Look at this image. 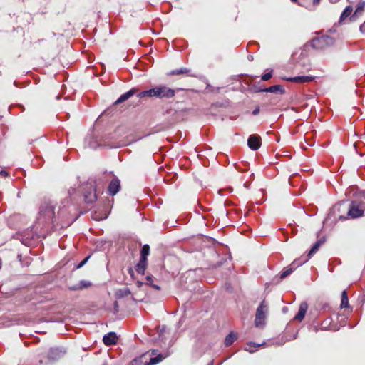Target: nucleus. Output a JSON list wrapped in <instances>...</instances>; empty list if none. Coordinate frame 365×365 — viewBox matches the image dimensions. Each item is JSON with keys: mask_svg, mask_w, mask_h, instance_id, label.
Returning a JSON list of instances; mask_svg holds the SVG:
<instances>
[{"mask_svg": "<svg viewBox=\"0 0 365 365\" xmlns=\"http://www.w3.org/2000/svg\"><path fill=\"white\" fill-rule=\"evenodd\" d=\"M310 46L315 50H324L335 43V39L329 35L314 37L310 41Z\"/></svg>", "mask_w": 365, "mask_h": 365, "instance_id": "1", "label": "nucleus"}, {"mask_svg": "<svg viewBox=\"0 0 365 365\" xmlns=\"http://www.w3.org/2000/svg\"><path fill=\"white\" fill-rule=\"evenodd\" d=\"M364 212V209L363 207H361V204L356 201H353L349 206L347 216L344 217V216L340 215L339 217V220H346L349 218L354 219V218L363 216Z\"/></svg>", "mask_w": 365, "mask_h": 365, "instance_id": "2", "label": "nucleus"}, {"mask_svg": "<svg viewBox=\"0 0 365 365\" xmlns=\"http://www.w3.org/2000/svg\"><path fill=\"white\" fill-rule=\"evenodd\" d=\"M268 311V304L266 301L264 299L257 307L255 319V324L256 327H259L263 326L265 322L266 314Z\"/></svg>", "mask_w": 365, "mask_h": 365, "instance_id": "3", "label": "nucleus"}, {"mask_svg": "<svg viewBox=\"0 0 365 365\" xmlns=\"http://www.w3.org/2000/svg\"><path fill=\"white\" fill-rule=\"evenodd\" d=\"M113 178L109 182L107 187V194L110 196L115 195L121 188V184L120 179L115 175L113 172L108 173Z\"/></svg>", "mask_w": 365, "mask_h": 365, "instance_id": "4", "label": "nucleus"}, {"mask_svg": "<svg viewBox=\"0 0 365 365\" xmlns=\"http://www.w3.org/2000/svg\"><path fill=\"white\" fill-rule=\"evenodd\" d=\"M155 97L159 98H170L175 96V91L165 86H160L155 87Z\"/></svg>", "mask_w": 365, "mask_h": 365, "instance_id": "5", "label": "nucleus"}, {"mask_svg": "<svg viewBox=\"0 0 365 365\" xmlns=\"http://www.w3.org/2000/svg\"><path fill=\"white\" fill-rule=\"evenodd\" d=\"M158 352L157 349H152L145 353L148 354V365H156L165 359V355L158 354Z\"/></svg>", "mask_w": 365, "mask_h": 365, "instance_id": "6", "label": "nucleus"}, {"mask_svg": "<svg viewBox=\"0 0 365 365\" xmlns=\"http://www.w3.org/2000/svg\"><path fill=\"white\" fill-rule=\"evenodd\" d=\"M306 262H307V259H302V258L295 259L288 267H287L285 269V270H284L281 273L280 278L281 279L286 278L289 274H291L294 272V270H295L298 267L302 265Z\"/></svg>", "mask_w": 365, "mask_h": 365, "instance_id": "7", "label": "nucleus"}, {"mask_svg": "<svg viewBox=\"0 0 365 365\" xmlns=\"http://www.w3.org/2000/svg\"><path fill=\"white\" fill-rule=\"evenodd\" d=\"M284 79L292 83H304L313 81L315 79V77L312 76H299L295 77L284 78Z\"/></svg>", "mask_w": 365, "mask_h": 365, "instance_id": "8", "label": "nucleus"}, {"mask_svg": "<svg viewBox=\"0 0 365 365\" xmlns=\"http://www.w3.org/2000/svg\"><path fill=\"white\" fill-rule=\"evenodd\" d=\"M247 145L252 150H258L261 146V138L257 135H251L247 140Z\"/></svg>", "mask_w": 365, "mask_h": 365, "instance_id": "9", "label": "nucleus"}, {"mask_svg": "<svg viewBox=\"0 0 365 365\" xmlns=\"http://www.w3.org/2000/svg\"><path fill=\"white\" fill-rule=\"evenodd\" d=\"M40 214L45 218L53 220L55 217L54 207L51 205L43 206L40 210Z\"/></svg>", "mask_w": 365, "mask_h": 365, "instance_id": "10", "label": "nucleus"}, {"mask_svg": "<svg viewBox=\"0 0 365 365\" xmlns=\"http://www.w3.org/2000/svg\"><path fill=\"white\" fill-rule=\"evenodd\" d=\"M180 74H184V75H186L187 76H190V77H195V78L197 77V75L196 73H193L191 69H189L187 68H181L179 69H175V70H173V71H170L169 73H168V75H169V76H177V75H180Z\"/></svg>", "mask_w": 365, "mask_h": 365, "instance_id": "11", "label": "nucleus"}, {"mask_svg": "<svg viewBox=\"0 0 365 365\" xmlns=\"http://www.w3.org/2000/svg\"><path fill=\"white\" fill-rule=\"evenodd\" d=\"M103 341L106 346L114 345L118 341V336L115 332H109L104 335Z\"/></svg>", "mask_w": 365, "mask_h": 365, "instance_id": "12", "label": "nucleus"}, {"mask_svg": "<svg viewBox=\"0 0 365 365\" xmlns=\"http://www.w3.org/2000/svg\"><path fill=\"white\" fill-rule=\"evenodd\" d=\"M257 91L267 92V93L269 92V93H274L279 92L280 94H284L285 93L284 88H283V86H282L280 85H274V86H269L268 88H259L257 90Z\"/></svg>", "mask_w": 365, "mask_h": 365, "instance_id": "13", "label": "nucleus"}, {"mask_svg": "<svg viewBox=\"0 0 365 365\" xmlns=\"http://www.w3.org/2000/svg\"><path fill=\"white\" fill-rule=\"evenodd\" d=\"M138 89L135 88H133L128 91L122 94L115 102V105L120 104L125 101H127L128 98H130L131 96H133L134 94H135L138 92Z\"/></svg>", "mask_w": 365, "mask_h": 365, "instance_id": "14", "label": "nucleus"}, {"mask_svg": "<svg viewBox=\"0 0 365 365\" xmlns=\"http://www.w3.org/2000/svg\"><path fill=\"white\" fill-rule=\"evenodd\" d=\"M308 309V304L307 302H302L299 307V311L294 317V319L299 322L302 321L305 317L306 312Z\"/></svg>", "mask_w": 365, "mask_h": 365, "instance_id": "15", "label": "nucleus"}, {"mask_svg": "<svg viewBox=\"0 0 365 365\" xmlns=\"http://www.w3.org/2000/svg\"><path fill=\"white\" fill-rule=\"evenodd\" d=\"M130 365H148V354H143L138 358L134 359Z\"/></svg>", "mask_w": 365, "mask_h": 365, "instance_id": "16", "label": "nucleus"}, {"mask_svg": "<svg viewBox=\"0 0 365 365\" xmlns=\"http://www.w3.org/2000/svg\"><path fill=\"white\" fill-rule=\"evenodd\" d=\"M324 239H320L319 240H317L314 244V245L312 246V247L311 248V250H309V252H308L307 254V257H305L304 259H307V261H308V259L315 253L317 252V250H319V247L324 243Z\"/></svg>", "mask_w": 365, "mask_h": 365, "instance_id": "17", "label": "nucleus"}, {"mask_svg": "<svg viewBox=\"0 0 365 365\" xmlns=\"http://www.w3.org/2000/svg\"><path fill=\"white\" fill-rule=\"evenodd\" d=\"M148 264V260H143L140 259L139 262L135 266V271L138 274H144Z\"/></svg>", "mask_w": 365, "mask_h": 365, "instance_id": "18", "label": "nucleus"}, {"mask_svg": "<svg viewBox=\"0 0 365 365\" xmlns=\"http://www.w3.org/2000/svg\"><path fill=\"white\" fill-rule=\"evenodd\" d=\"M365 8V1H359L356 7L354 14L350 16L351 20H354L355 17L358 15L361 14Z\"/></svg>", "mask_w": 365, "mask_h": 365, "instance_id": "19", "label": "nucleus"}, {"mask_svg": "<svg viewBox=\"0 0 365 365\" xmlns=\"http://www.w3.org/2000/svg\"><path fill=\"white\" fill-rule=\"evenodd\" d=\"M353 11V7L352 6H347L344 10L342 11L340 18H339V23L343 22L347 17H349Z\"/></svg>", "mask_w": 365, "mask_h": 365, "instance_id": "20", "label": "nucleus"}, {"mask_svg": "<svg viewBox=\"0 0 365 365\" xmlns=\"http://www.w3.org/2000/svg\"><path fill=\"white\" fill-rule=\"evenodd\" d=\"M340 307L341 309L344 308H349V298H348V294L346 290H344L341 293V304Z\"/></svg>", "mask_w": 365, "mask_h": 365, "instance_id": "21", "label": "nucleus"}, {"mask_svg": "<svg viewBox=\"0 0 365 365\" xmlns=\"http://www.w3.org/2000/svg\"><path fill=\"white\" fill-rule=\"evenodd\" d=\"M138 96L139 98L145 97H155V88L140 92Z\"/></svg>", "mask_w": 365, "mask_h": 365, "instance_id": "22", "label": "nucleus"}, {"mask_svg": "<svg viewBox=\"0 0 365 365\" xmlns=\"http://www.w3.org/2000/svg\"><path fill=\"white\" fill-rule=\"evenodd\" d=\"M150 253V246L148 245H144L140 250V259L148 260L147 257Z\"/></svg>", "mask_w": 365, "mask_h": 365, "instance_id": "23", "label": "nucleus"}, {"mask_svg": "<svg viewBox=\"0 0 365 365\" xmlns=\"http://www.w3.org/2000/svg\"><path fill=\"white\" fill-rule=\"evenodd\" d=\"M237 337L233 333H230L225 339V346H230L233 344V342L236 340Z\"/></svg>", "mask_w": 365, "mask_h": 365, "instance_id": "24", "label": "nucleus"}, {"mask_svg": "<svg viewBox=\"0 0 365 365\" xmlns=\"http://www.w3.org/2000/svg\"><path fill=\"white\" fill-rule=\"evenodd\" d=\"M84 197H85V201L87 203L94 202L97 199V195H96V191L94 190L93 194H92V193L85 194Z\"/></svg>", "mask_w": 365, "mask_h": 365, "instance_id": "25", "label": "nucleus"}, {"mask_svg": "<svg viewBox=\"0 0 365 365\" xmlns=\"http://www.w3.org/2000/svg\"><path fill=\"white\" fill-rule=\"evenodd\" d=\"M146 284L151 286L156 290L160 289V287L159 286L153 284V276L151 275H148L146 277Z\"/></svg>", "mask_w": 365, "mask_h": 365, "instance_id": "26", "label": "nucleus"}, {"mask_svg": "<svg viewBox=\"0 0 365 365\" xmlns=\"http://www.w3.org/2000/svg\"><path fill=\"white\" fill-rule=\"evenodd\" d=\"M272 73H273V71L271 70L269 73H267L262 75L261 77V79L264 81L269 80L272 77Z\"/></svg>", "mask_w": 365, "mask_h": 365, "instance_id": "27", "label": "nucleus"}, {"mask_svg": "<svg viewBox=\"0 0 365 365\" xmlns=\"http://www.w3.org/2000/svg\"><path fill=\"white\" fill-rule=\"evenodd\" d=\"M322 327L324 328V329H329L331 330H334V329L330 327V322H329V319L324 320L322 322Z\"/></svg>", "mask_w": 365, "mask_h": 365, "instance_id": "28", "label": "nucleus"}, {"mask_svg": "<svg viewBox=\"0 0 365 365\" xmlns=\"http://www.w3.org/2000/svg\"><path fill=\"white\" fill-rule=\"evenodd\" d=\"M91 285V283L89 282H86V281H81L80 282V287H81V289H83V288H86V287H88Z\"/></svg>", "mask_w": 365, "mask_h": 365, "instance_id": "29", "label": "nucleus"}, {"mask_svg": "<svg viewBox=\"0 0 365 365\" xmlns=\"http://www.w3.org/2000/svg\"><path fill=\"white\" fill-rule=\"evenodd\" d=\"M89 256L86 257L83 261H81L77 266H76V269H80L81 268L86 262L89 259Z\"/></svg>", "mask_w": 365, "mask_h": 365, "instance_id": "30", "label": "nucleus"}, {"mask_svg": "<svg viewBox=\"0 0 365 365\" xmlns=\"http://www.w3.org/2000/svg\"><path fill=\"white\" fill-rule=\"evenodd\" d=\"M359 30L362 34H365V21L360 26Z\"/></svg>", "mask_w": 365, "mask_h": 365, "instance_id": "31", "label": "nucleus"}, {"mask_svg": "<svg viewBox=\"0 0 365 365\" xmlns=\"http://www.w3.org/2000/svg\"><path fill=\"white\" fill-rule=\"evenodd\" d=\"M69 289L74 291V290L81 289V287H80V285H74V286L70 287Z\"/></svg>", "mask_w": 365, "mask_h": 365, "instance_id": "32", "label": "nucleus"}, {"mask_svg": "<svg viewBox=\"0 0 365 365\" xmlns=\"http://www.w3.org/2000/svg\"><path fill=\"white\" fill-rule=\"evenodd\" d=\"M259 113V107H257L253 111H252V114L254 115H257L258 113Z\"/></svg>", "mask_w": 365, "mask_h": 365, "instance_id": "33", "label": "nucleus"}, {"mask_svg": "<svg viewBox=\"0 0 365 365\" xmlns=\"http://www.w3.org/2000/svg\"><path fill=\"white\" fill-rule=\"evenodd\" d=\"M0 175H1V176H4V177H7V176H8V175H9V173H8V172H6V170H1V171L0 172Z\"/></svg>", "mask_w": 365, "mask_h": 365, "instance_id": "34", "label": "nucleus"}, {"mask_svg": "<svg viewBox=\"0 0 365 365\" xmlns=\"http://www.w3.org/2000/svg\"><path fill=\"white\" fill-rule=\"evenodd\" d=\"M130 294V290H129L128 289H125L124 290V294H125V296H126V295H128V294Z\"/></svg>", "mask_w": 365, "mask_h": 365, "instance_id": "35", "label": "nucleus"}, {"mask_svg": "<svg viewBox=\"0 0 365 365\" xmlns=\"http://www.w3.org/2000/svg\"><path fill=\"white\" fill-rule=\"evenodd\" d=\"M331 3L332 4H336L337 2H339L340 0H329Z\"/></svg>", "mask_w": 365, "mask_h": 365, "instance_id": "36", "label": "nucleus"}, {"mask_svg": "<svg viewBox=\"0 0 365 365\" xmlns=\"http://www.w3.org/2000/svg\"><path fill=\"white\" fill-rule=\"evenodd\" d=\"M320 0H313V4L314 5L318 4L319 3Z\"/></svg>", "mask_w": 365, "mask_h": 365, "instance_id": "37", "label": "nucleus"}, {"mask_svg": "<svg viewBox=\"0 0 365 365\" xmlns=\"http://www.w3.org/2000/svg\"><path fill=\"white\" fill-rule=\"evenodd\" d=\"M247 345H248L250 347H252V346L256 347V344H255L250 343V344H248Z\"/></svg>", "mask_w": 365, "mask_h": 365, "instance_id": "38", "label": "nucleus"}, {"mask_svg": "<svg viewBox=\"0 0 365 365\" xmlns=\"http://www.w3.org/2000/svg\"><path fill=\"white\" fill-rule=\"evenodd\" d=\"M44 41H45V39H44V38L38 39V41H37L36 43H41V42H43Z\"/></svg>", "mask_w": 365, "mask_h": 365, "instance_id": "39", "label": "nucleus"}, {"mask_svg": "<svg viewBox=\"0 0 365 365\" xmlns=\"http://www.w3.org/2000/svg\"><path fill=\"white\" fill-rule=\"evenodd\" d=\"M129 273L130 274L131 276H133V270L132 269V268H130L129 269Z\"/></svg>", "mask_w": 365, "mask_h": 365, "instance_id": "40", "label": "nucleus"}, {"mask_svg": "<svg viewBox=\"0 0 365 365\" xmlns=\"http://www.w3.org/2000/svg\"><path fill=\"white\" fill-rule=\"evenodd\" d=\"M343 206V205H339V206L337 207L338 210L340 211L341 207Z\"/></svg>", "mask_w": 365, "mask_h": 365, "instance_id": "41", "label": "nucleus"}, {"mask_svg": "<svg viewBox=\"0 0 365 365\" xmlns=\"http://www.w3.org/2000/svg\"><path fill=\"white\" fill-rule=\"evenodd\" d=\"M138 287H141V285H142V282H138Z\"/></svg>", "mask_w": 365, "mask_h": 365, "instance_id": "42", "label": "nucleus"}, {"mask_svg": "<svg viewBox=\"0 0 365 365\" xmlns=\"http://www.w3.org/2000/svg\"><path fill=\"white\" fill-rule=\"evenodd\" d=\"M207 365H212V362L208 363Z\"/></svg>", "mask_w": 365, "mask_h": 365, "instance_id": "43", "label": "nucleus"}, {"mask_svg": "<svg viewBox=\"0 0 365 365\" xmlns=\"http://www.w3.org/2000/svg\"><path fill=\"white\" fill-rule=\"evenodd\" d=\"M292 2H297V0H291Z\"/></svg>", "mask_w": 365, "mask_h": 365, "instance_id": "44", "label": "nucleus"}, {"mask_svg": "<svg viewBox=\"0 0 365 365\" xmlns=\"http://www.w3.org/2000/svg\"><path fill=\"white\" fill-rule=\"evenodd\" d=\"M103 365H106V364H103Z\"/></svg>", "mask_w": 365, "mask_h": 365, "instance_id": "45", "label": "nucleus"}]
</instances>
